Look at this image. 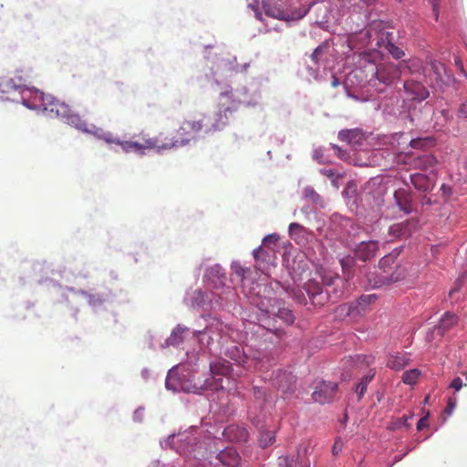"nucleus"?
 <instances>
[{"label":"nucleus","instance_id":"49530a36","mask_svg":"<svg viewBox=\"0 0 467 467\" xmlns=\"http://www.w3.org/2000/svg\"><path fill=\"white\" fill-rule=\"evenodd\" d=\"M456 405V401L455 400L450 398L449 400H448V404H447V407L445 409V411L448 413V414H451L454 409Z\"/></svg>","mask_w":467,"mask_h":467},{"label":"nucleus","instance_id":"864d4df0","mask_svg":"<svg viewBox=\"0 0 467 467\" xmlns=\"http://www.w3.org/2000/svg\"><path fill=\"white\" fill-rule=\"evenodd\" d=\"M322 173H323L324 175H326L327 177H328V178H332V177H334V175H335V172H334L332 170H330V169H328V170H323V171H322Z\"/></svg>","mask_w":467,"mask_h":467},{"label":"nucleus","instance_id":"58836bf2","mask_svg":"<svg viewBox=\"0 0 467 467\" xmlns=\"http://www.w3.org/2000/svg\"><path fill=\"white\" fill-rule=\"evenodd\" d=\"M351 358L354 359L357 364L360 363L366 367L369 366L373 361V358L371 356L357 355Z\"/></svg>","mask_w":467,"mask_h":467},{"label":"nucleus","instance_id":"a19ab883","mask_svg":"<svg viewBox=\"0 0 467 467\" xmlns=\"http://www.w3.org/2000/svg\"><path fill=\"white\" fill-rule=\"evenodd\" d=\"M305 230L304 226L297 223H291L289 224V234L293 236L296 233H301Z\"/></svg>","mask_w":467,"mask_h":467},{"label":"nucleus","instance_id":"ea45409f","mask_svg":"<svg viewBox=\"0 0 467 467\" xmlns=\"http://www.w3.org/2000/svg\"><path fill=\"white\" fill-rule=\"evenodd\" d=\"M327 48V46L326 45H320L318 46L315 50L314 52L312 53L311 55V59L312 61H314L316 64L318 63L319 61V58H320V56L324 53L325 49Z\"/></svg>","mask_w":467,"mask_h":467},{"label":"nucleus","instance_id":"f03ea898","mask_svg":"<svg viewBox=\"0 0 467 467\" xmlns=\"http://www.w3.org/2000/svg\"><path fill=\"white\" fill-rule=\"evenodd\" d=\"M204 117L200 116L199 118H192L185 119L179 129L176 130V136L174 139H170L168 141L163 142L161 140V146L163 150H171L181 146L189 144L192 140L195 139L196 135L202 130Z\"/></svg>","mask_w":467,"mask_h":467},{"label":"nucleus","instance_id":"de8ad7c7","mask_svg":"<svg viewBox=\"0 0 467 467\" xmlns=\"http://www.w3.org/2000/svg\"><path fill=\"white\" fill-rule=\"evenodd\" d=\"M432 5V11L435 17V20H438L439 17V10H438V1L437 0H429Z\"/></svg>","mask_w":467,"mask_h":467},{"label":"nucleus","instance_id":"ddd939ff","mask_svg":"<svg viewBox=\"0 0 467 467\" xmlns=\"http://www.w3.org/2000/svg\"><path fill=\"white\" fill-rule=\"evenodd\" d=\"M195 441V438L188 434H180L171 438V442L175 446L176 451L183 455L190 454L194 451Z\"/></svg>","mask_w":467,"mask_h":467},{"label":"nucleus","instance_id":"9d476101","mask_svg":"<svg viewBox=\"0 0 467 467\" xmlns=\"http://www.w3.org/2000/svg\"><path fill=\"white\" fill-rule=\"evenodd\" d=\"M403 88L407 99L410 100L422 101L429 97V91L425 86L416 80H406Z\"/></svg>","mask_w":467,"mask_h":467},{"label":"nucleus","instance_id":"8fccbe9b","mask_svg":"<svg viewBox=\"0 0 467 467\" xmlns=\"http://www.w3.org/2000/svg\"><path fill=\"white\" fill-rule=\"evenodd\" d=\"M454 62L457 68L465 76L462 61L459 57H455Z\"/></svg>","mask_w":467,"mask_h":467},{"label":"nucleus","instance_id":"f3484780","mask_svg":"<svg viewBox=\"0 0 467 467\" xmlns=\"http://www.w3.org/2000/svg\"><path fill=\"white\" fill-rule=\"evenodd\" d=\"M437 162L436 157L432 154H423L413 158L410 163L415 169L429 171L434 168Z\"/></svg>","mask_w":467,"mask_h":467},{"label":"nucleus","instance_id":"37998d69","mask_svg":"<svg viewBox=\"0 0 467 467\" xmlns=\"http://www.w3.org/2000/svg\"><path fill=\"white\" fill-rule=\"evenodd\" d=\"M457 114L459 118H467V100L460 105Z\"/></svg>","mask_w":467,"mask_h":467},{"label":"nucleus","instance_id":"052dcab7","mask_svg":"<svg viewBox=\"0 0 467 467\" xmlns=\"http://www.w3.org/2000/svg\"><path fill=\"white\" fill-rule=\"evenodd\" d=\"M306 192H309V194L316 195V192H315V191L313 189H306Z\"/></svg>","mask_w":467,"mask_h":467},{"label":"nucleus","instance_id":"4c0bfd02","mask_svg":"<svg viewBox=\"0 0 467 467\" xmlns=\"http://www.w3.org/2000/svg\"><path fill=\"white\" fill-rule=\"evenodd\" d=\"M400 66H404L409 68L410 72L418 70L421 67V63L419 59L404 60L400 63Z\"/></svg>","mask_w":467,"mask_h":467},{"label":"nucleus","instance_id":"e433bc0d","mask_svg":"<svg viewBox=\"0 0 467 467\" xmlns=\"http://www.w3.org/2000/svg\"><path fill=\"white\" fill-rule=\"evenodd\" d=\"M278 240L279 235L277 234H268L263 239V245L269 249L275 248Z\"/></svg>","mask_w":467,"mask_h":467},{"label":"nucleus","instance_id":"7ed1b4c3","mask_svg":"<svg viewBox=\"0 0 467 467\" xmlns=\"http://www.w3.org/2000/svg\"><path fill=\"white\" fill-rule=\"evenodd\" d=\"M368 34L369 37H372L373 35H375L376 37L373 41H376V45L379 48L387 50L395 59H400L404 57V51L393 44L392 32L385 30L383 22L380 21L373 23L369 26Z\"/></svg>","mask_w":467,"mask_h":467},{"label":"nucleus","instance_id":"c85d7f7f","mask_svg":"<svg viewBox=\"0 0 467 467\" xmlns=\"http://www.w3.org/2000/svg\"><path fill=\"white\" fill-rule=\"evenodd\" d=\"M410 145L413 149H426L434 145V140L431 137L413 139Z\"/></svg>","mask_w":467,"mask_h":467},{"label":"nucleus","instance_id":"603ef678","mask_svg":"<svg viewBox=\"0 0 467 467\" xmlns=\"http://www.w3.org/2000/svg\"><path fill=\"white\" fill-rule=\"evenodd\" d=\"M462 277L459 278L456 282H455V285L454 287L450 291V296L452 295V293L456 292L459 290L460 288V285L462 284Z\"/></svg>","mask_w":467,"mask_h":467},{"label":"nucleus","instance_id":"f704fd0d","mask_svg":"<svg viewBox=\"0 0 467 467\" xmlns=\"http://www.w3.org/2000/svg\"><path fill=\"white\" fill-rule=\"evenodd\" d=\"M45 99H49L48 101H52L51 100V95L49 94H45L44 92L42 91H35L33 93V96H32V102H31V105H28L29 108H32L34 109V105L36 103H41L43 100H45Z\"/></svg>","mask_w":467,"mask_h":467},{"label":"nucleus","instance_id":"2eb2a0df","mask_svg":"<svg viewBox=\"0 0 467 467\" xmlns=\"http://www.w3.org/2000/svg\"><path fill=\"white\" fill-rule=\"evenodd\" d=\"M76 125L78 130H81L88 133H91L98 139L102 140L109 144H114L115 142H119V138L114 136V134L109 131H104L102 129L97 128L95 126H92V129L88 130L85 122H80L79 124Z\"/></svg>","mask_w":467,"mask_h":467},{"label":"nucleus","instance_id":"79ce46f5","mask_svg":"<svg viewBox=\"0 0 467 467\" xmlns=\"http://www.w3.org/2000/svg\"><path fill=\"white\" fill-rule=\"evenodd\" d=\"M429 64L431 67V69L434 71V73L436 75L440 76L441 69L442 68V64L437 60H432V59L430 60Z\"/></svg>","mask_w":467,"mask_h":467},{"label":"nucleus","instance_id":"6e6d98bb","mask_svg":"<svg viewBox=\"0 0 467 467\" xmlns=\"http://www.w3.org/2000/svg\"><path fill=\"white\" fill-rule=\"evenodd\" d=\"M244 273H245V269H244L243 267H239V268L236 270V274H237L239 276L244 277Z\"/></svg>","mask_w":467,"mask_h":467},{"label":"nucleus","instance_id":"aec40b11","mask_svg":"<svg viewBox=\"0 0 467 467\" xmlns=\"http://www.w3.org/2000/svg\"><path fill=\"white\" fill-rule=\"evenodd\" d=\"M338 139L351 145H360L363 140V133L360 130H343L338 133Z\"/></svg>","mask_w":467,"mask_h":467},{"label":"nucleus","instance_id":"393cba45","mask_svg":"<svg viewBox=\"0 0 467 467\" xmlns=\"http://www.w3.org/2000/svg\"><path fill=\"white\" fill-rule=\"evenodd\" d=\"M275 248H267L259 246L258 248L254 250V258L256 261L257 265H261V264L268 263L270 262V259L272 258L273 254H275Z\"/></svg>","mask_w":467,"mask_h":467},{"label":"nucleus","instance_id":"c9c22d12","mask_svg":"<svg viewBox=\"0 0 467 467\" xmlns=\"http://www.w3.org/2000/svg\"><path fill=\"white\" fill-rule=\"evenodd\" d=\"M277 316L282 320H284L285 323H286L288 325L292 324L295 320V316L292 313V311L289 309H286V308L279 309Z\"/></svg>","mask_w":467,"mask_h":467},{"label":"nucleus","instance_id":"473e14b6","mask_svg":"<svg viewBox=\"0 0 467 467\" xmlns=\"http://www.w3.org/2000/svg\"><path fill=\"white\" fill-rule=\"evenodd\" d=\"M81 295L88 300V304L95 306L101 305L104 302V298L98 294H90L86 291H82Z\"/></svg>","mask_w":467,"mask_h":467},{"label":"nucleus","instance_id":"a18cd8bd","mask_svg":"<svg viewBox=\"0 0 467 467\" xmlns=\"http://www.w3.org/2000/svg\"><path fill=\"white\" fill-rule=\"evenodd\" d=\"M462 385H463V384H462V379H461V378H459V377H457V378H455V379L451 381V383L450 387H451V388H452V389H454L456 391H458V390H460V389H462Z\"/></svg>","mask_w":467,"mask_h":467},{"label":"nucleus","instance_id":"f257e3e1","mask_svg":"<svg viewBox=\"0 0 467 467\" xmlns=\"http://www.w3.org/2000/svg\"><path fill=\"white\" fill-rule=\"evenodd\" d=\"M318 275L323 285L327 287L326 291L323 290V286L315 279H310L304 285V289L313 305L324 306L328 300L336 301L343 296L346 288L338 289V283H342V285H346L347 283L337 273L328 269H320Z\"/></svg>","mask_w":467,"mask_h":467},{"label":"nucleus","instance_id":"680f3d73","mask_svg":"<svg viewBox=\"0 0 467 467\" xmlns=\"http://www.w3.org/2000/svg\"><path fill=\"white\" fill-rule=\"evenodd\" d=\"M441 189H442L443 191H445L446 186L443 184V185L441 186Z\"/></svg>","mask_w":467,"mask_h":467},{"label":"nucleus","instance_id":"a878e982","mask_svg":"<svg viewBox=\"0 0 467 467\" xmlns=\"http://www.w3.org/2000/svg\"><path fill=\"white\" fill-rule=\"evenodd\" d=\"M356 264V257L345 256L340 260L345 283L353 277V268Z\"/></svg>","mask_w":467,"mask_h":467},{"label":"nucleus","instance_id":"6e6552de","mask_svg":"<svg viewBox=\"0 0 467 467\" xmlns=\"http://www.w3.org/2000/svg\"><path fill=\"white\" fill-rule=\"evenodd\" d=\"M377 296L374 294L363 295L357 301L342 306V310L347 312V315L352 318L362 316L367 307L375 303Z\"/></svg>","mask_w":467,"mask_h":467},{"label":"nucleus","instance_id":"5fc2aeb1","mask_svg":"<svg viewBox=\"0 0 467 467\" xmlns=\"http://www.w3.org/2000/svg\"><path fill=\"white\" fill-rule=\"evenodd\" d=\"M332 148L337 153V156L341 158L342 157V155H341V151L342 150H341L340 147H338L337 145L332 144Z\"/></svg>","mask_w":467,"mask_h":467},{"label":"nucleus","instance_id":"a211bd4d","mask_svg":"<svg viewBox=\"0 0 467 467\" xmlns=\"http://www.w3.org/2000/svg\"><path fill=\"white\" fill-rule=\"evenodd\" d=\"M458 317L451 312H445L441 317L439 324L435 327L438 334L442 337L447 331L458 323Z\"/></svg>","mask_w":467,"mask_h":467},{"label":"nucleus","instance_id":"cd10ccee","mask_svg":"<svg viewBox=\"0 0 467 467\" xmlns=\"http://www.w3.org/2000/svg\"><path fill=\"white\" fill-rule=\"evenodd\" d=\"M374 376L375 372L369 370V372L367 375H365L361 379L360 382L357 385L356 392L358 394V400H361L362 397L364 396L367 390L368 384L373 379Z\"/></svg>","mask_w":467,"mask_h":467},{"label":"nucleus","instance_id":"4468645a","mask_svg":"<svg viewBox=\"0 0 467 467\" xmlns=\"http://www.w3.org/2000/svg\"><path fill=\"white\" fill-rule=\"evenodd\" d=\"M394 199L400 211L407 214L411 213L412 198L409 190L403 188L396 190L394 192Z\"/></svg>","mask_w":467,"mask_h":467},{"label":"nucleus","instance_id":"20e7f679","mask_svg":"<svg viewBox=\"0 0 467 467\" xmlns=\"http://www.w3.org/2000/svg\"><path fill=\"white\" fill-rule=\"evenodd\" d=\"M114 144L120 146L126 153L135 152L140 155H144L147 150H163L161 147V140L159 138H142L141 141L121 140L119 139V142Z\"/></svg>","mask_w":467,"mask_h":467},{"label":"nucleus","instance_id":"72a5a7b5","mask_svg":"<svg viewBox=\"0 0 467 467\" xmlns=\"http://www.w3.org/2000/svg\"><path fill=\"white\" fill-rule=\"evenodd\" d=\"M412 416L413 415H410V416L404 415L401 418H398V419L392 420L390 422L389 428L391 430L400 429L401 427L408 428L409 427L408 420H409V419L412 418Z\"/></svg>","mask_w":467,"mask_h":467},{"label":"nucleus","instance_id":"7c9ffc66","mask_svg":"<svg viewBox=\"0 0 467 467\" xmlns=\"http://www.w3.org/2000/svg\"><path fill=\"white\" fill-rule=\"evenodd\" d=\"M420 375V371L417 368L407 370L402 375V381L408 385H414L417 382Z\"/></svg>","mask_w":467,"mask_h":467},{"label":"nucleus","instance_id":"2f4dec72","mask_svg":"<svg viewBox=\"0 0 467 467\" xmlns=\"http://www.w3.org/2000/svg\"><path fill=\"white\" fill-rule=\"evenodd\" d=\"M226 355L233 360L238 362L239 364H243L245 362V358L244 357L243 351L237 346H233L232 348L227 349Z\"/></svg>","mask_w":467,"mask_h":467},{"label":"nucleus","instance_id":"f8f14e48","mask_svg":"<svg viewBox=\"0 0 467 467\" xmlns=\"http://www.w3.org/2000/svg\"><path fill=\"white\" fill-rule=\"evenodd\" d=\"M211 373L213 374V382L210 383V388L212 389H223V378L222 376H225L230 371V365L227 361L223 362H216L211 364L210 366Z\"/></svg>","mask_w":467,"mask_h":467},{"label":"nucleus","instance_id":"dca6fc26","mask_svg":"<svg viewBox=\"0 0 467 467\" xmlns=\"http://www.w3.org/2000/svg\"><path fill=\"white\" fill-rule=\"evenodd\" d=\"M276 384L284 393H292L296 389V377L292 373L281 372L276 376Z\"/></svg>","mask_w":467,"mask_h":467},{"label":"nucleus","instance_id":"1a4fd4ad","mask_svg":"<svg viewBox=\"0 0 467 467\" xmlns=\"http://www.w3.org/2000/svg\"><path fill=\"white\" fill-rule=\"evenodd\" d=\"M378 241L369 240L358 244L354 249L355 257L362 262H367L375 257L379 251Z\"/></svg>","mask_w":467,"mask_h":467},{"label":"nucleus","instance_id":"3c124183","mask_svg":"<svg viewBox=\"0 0 467 467\" xmlns=\"http://www.w3.org/2000/svg\"><path fill=\"white\" fill-rule=\"evenodd\" d=\"M341 451V443L339 441H336L332 448L333 454H337Z\"/></svg>","mask_w":467,"mask_h":467},{"label":"nucleus","instance_id":"c756f323","mask_svg":"<svg viewBox=\"0 0 467 467\" xmlns=\"http://www.w3.org/2000/svg\"><path fill=\"white\" fill-rule=\"evenodd\" d=\"M275 441V433L271 431H263L260 432L259 435V445L262 448H266L273 444V442Z\"/></svg>","mask_w":467,"mask_h":467},{"label":"nucleus","instance_id":"4be33fe9","mask_svg":"<svg viewBox=\"0 0 467 467\" xmlns=\"http://www.w3.org/2000/svg\"><path fill=\"white\" fill-rule=\"evenodd\" d=\"M225 433L230 440L238 442L246 441L249 437L246 429L235 425L228 426L225 430Z\"/></svg>","mask_w":467,"mask_h":467},{"label":"nucleus","instance_id":"13d9d810","mask_svg":"<svg viewBox=\"0 0 467 467\" xmlns=\"http://www.w3.org/2000/svg\"><path fill=\"white\" fill-rule=\"evenodd\" d=\"M338 84H339V82H338L337 78L333 77L332 86L333 87H337Z\"/></svg>","mask_w":467,"mask_h":467},{"label":"nucleus","instance_id":"b1692460","mask_svg":"<svg viewBox=\"0 0 467 467\" xmlns=\"http://www.w3.org/2000/svg\"><path fill=\"white\" fill-rule=\"evenodd\" d=\"M410 182L413 186L420 192H428L431 189V182L430 178L421 173H415L410 175Z\"/></svg>","mask_w":467,"mask_h":467},{"label":"nucleus","instance_id":"5701e85b","mask_svg":"<svg viewBox=\"0 0 467 467\" xmlns=\"http://www.w3.org/2000/svg\"><path fill=\"white\" fill-rule=\"evenodd\" d=\"M410 358L407 354L390 355L387 367L394 370H401L410 364Z\"/></svg>","mask_w":467,"mask_h":467},{"label":"nucleus","instance_id":"bb28decb","mask_svg":"<svg viewBox=\"0 0 467 467\" xmlns=\"http://www.w3.org/2000/svg\"><path fill=\"white\" fill-rule=\"evenodd\" d=\"M400 253V250L395 249L389 254H387L384 257H382L379 263L380 272H386V270L389 269V267H394L395 261L399 256Z\"/></svg>","mask_w":467,"mask_h":467},{"label":"nucleus","instance_id":"09e8293b","mask_svg":"<svg viewBox=\"0 0 467 467\" xmlns=\"http://www.w3.org/2000/svg\"><path fill=\"white\" fill-rule=\"evenodd\" d=\"M428 425V418L422 417L417 423V430L420 431Z\"/></svg>","mask_w":467,"mask_h":467},{"label":"nucleus","instance_id":"412c9836","mask_svg":"<svg viewBox=\"0 0 467 467\" xmlns=\"http://www.w3.org/2000/svg\"><path fill=\"white\" fill-rule=\"evenodd\" d=\"M218 460L226 466L234 467L238 465L240 457L234 448H226L218 454Z\"/></svg>","mask_w":467,"mask_h":467},{"label":"nucleus","instance_id":"0eeeda50","mask_svg":"<svg viewBox=\"0 0 467 467\" xmlns=\"http://www.w3.org/2000/svg\"><path fill=\"white\" fill-rule=\"evenodd\" d=\"M371 67H375L374 74L377 79L386 85L393 83L401 74L400 67L391 62H384L377 66L371 64Z\"/></svg>","mask_w":467,"mask_h":467},{"label":"nucleus","instance_id":"39448f33","mask_svg":"<svg viewBox=\"0 0 467 467\" xmlns=\"http://www.w3.org/2000/svg\"><path fill=\"white\" fill-rule=\"evenodd\" d=\"M45 99L41 103H36L34 105L35 109L41 110L43 112H47L51 117H57L61 119H66L67 121L74 123V119H77L76 116H72L69 114V109L67 105L63 102H60L53 96H51V100Z\"/></svg>","mask_w":467,"mask_h":467},{"label":"nucleus","instance_id":"423d86ee","mask_svg":"<svg viewBox=\"0 0 467 467\" xmlns=\"http://www.w3.org/2000/svg\"><path fill=\"white\" fill-rule=\"evenodd\" d=\"M407 275V268L405 265H395L394 267H389L386 272L379 273L374 280L369 279L373 287H381L399 281L403 280Z\"/></svg>","mask_w":467,"mask_h":467},{"label":"nucleus","instance_id":"6ab92c4d","mask_svg":"<svg viewBox=\"0 0 467 467\" xmlns=\"http://www.w3.org/2000/svg\"><path fill=\"white\" fill-rule=\"evenodd\" d=\"M416 222L414 221H405L402 223H395L391 225L389 229V233L390 235L394 237H406L410 235L411 227H416Z\"/></svg>","mask_w":467,"mask_h":467},{"label":"nucleus","instance_id":"bf43d9fd","mask_svg":"<svg viewBox=\"0 0 467 467\" xmlns=\"http://www.w3.org/2000/svg\"><path fill=\"white\" fill-rule=\"evenodd\" d=\"M366 5H372L375 3L376 0H361Z\"/></svg>","mask_w":467,"mask_h":467},{"label":"nucleus","instance_id":"4d7b16f0","mask_svg":"<svg viewBox=\"0 0 467 467\" xmlns=\"http://www.w3.org/2000/svg\"><path fill=\"white\" fill-rule=\"evenodd\" d=\"M284 462H285L286 467H293V460H290L288 458H285Z\"/></svg>","mask_w":467,"mask_h":467},{"label":"nucleus","instance_id":"c03bdc74","mask_svg":"<svg viewBox=\"0 0 467 467\" xmlns=\"http://www.w3.org/2000/svg\"><path fill=\"white\" fill-rule=\"evenodd\" d=\"M265 14L269 16H272V17H275V18H278V19H283V12L280 11V10H271V9H267L265 11Z\"/></svg>","mask_w":467,"mask_h":467},{"label":"nucleus","instance_id":"9b49d317","mask_svg":"<svg viewBox=\"0 0 467 467\" xmlns=\"http://www.w3.org/2000/svg\"><path fill=\"white\" fill-rule=\"evenodd\" d=\"M337 390V384L323 381L313 392V399L321 404L333 400Z\"/></svg>","mask_w":467,"mask_h":467}]
</instances>
